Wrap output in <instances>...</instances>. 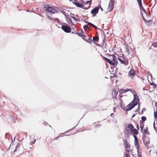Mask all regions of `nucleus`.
Listing matches in <instances>:
<instances>
[{"instance_id":"f257e3e1","label":"nucleus","mask_w":157,"mask_h":157,"mask_svg":"<svg viewBox=\"0 0 157 157\" xmlns=\"http://www.w3.org/2000/svg\"><path fill=\"white\" fill-rule=\"evenodd\" d=\"M133 94L134 95V99L132 102L127 105V108L125 109V111H128L131 110L138 104V102H137V101H136V97H138V96L134 94Z\"/></svg>"},{"instance_id":"f03ea898","label":"nucleus","mask_w":157,"mask_h":157,"mask_svg":"<svg viewBox=\"0 0 157 157\" xmlns=\"http://www.w3.org/2000/svg\"><path fill=\"white\" fill-rule=\"evenodd\" d=\"M143 143L145 147L147 148L149 147L150 141L149 137L145 135L143 136L142 138Z\"/></svg>"},{"instance_id":"7ed1b4c3","label":"nucleus","mask_w":157,"mask_h":157,"mask_svg":"<svg viewBox=\"0 0 157 157\" xmlns=\"http://www.w3.org/2000/svg\"><path fill=\"white\" fill-rule=\"evenodd\" d=\"M44 8H46L47 11L51 13H57V11L56 9L49 5H45Z\"/></svg>"},{"instance_id":"20e7f679","label":"nucleus","mask_w":157,"mask_h":157,"mask_svg":"<svg viewBox=\"0 0 157 157\" xmlns=\"http://www.w3.org/2000/svg\"><path fill=\"white\" fill-rule=\"evenodd\" d=\"M109 57L110 59H111V57H112L113 60H111V65H112L113 67H116L118 63L116 57L114 55H109Z\"/></svg>"},{"instance_id":"39448f33","label":"nucleus","mask_w":157,"mask_h":157,"mask_svg":"<svg viewBox=\"0 0 157 157\" xmlns=\"http://www.w3.org/2000/svg\"><path fill=\"white\" fill-rule=\"evenodd\" d=\"M115 0H109L108 10V12L111 11L113 9Z\"/></svg>"},{"instance_id":"423d86ee","label":"nucleus","mask_w":157,"mask_h":157,"mask_svg":"<svg viewBox=\"0 0 157 157\" xmlns=\"http://www.w3.org/2000/svg\"><path fill=\"white\" fill-rule=\"evenodd\" d=\"M61 29L66 33H70L71 32V29L70 26L65 25H62L61 26Z\"/></svg>"},{"instance_id":"0eeeda50","label":"nucleus","mask_w":157,"mask_h":157,"mask_svg":"<svg viewBox=\"0 0 157 157\" xmlns=\"http://www.w3.org/2000/svg\"><path fill=\"white\" fill-rule=\"evenodd\" d=\"M99 9V7L97 6L95 7L92 10L91 13L92 14L93 17L95 16V15L98 13Z\"/></svg>"},{"instance_id":"6e6552de","label":"nucleus","mask_w":157,"mask_h":157,"mask_svg":"<svg viewBox=\"0 0 157 157\" xmlns=\"http://www.w3.org/2000/svg\"><path fill=\"white\" fill-rule=\"evenodd\" d=\"M72 3L75 5L77 7H80L82 8H83L85 10L88 9L89 8H84L83 7L84 6L83 5L81 4V3H79L78 2H74V1H72Z\"/></svg>"},{"instance_id":"1a4fd4ad","label":"nucleus","mask_w":157,"mask_h":157,"mask_svg":"<svg viewBox=\"0 0 157 157\" xmlns=\"http://www.w3.org/2000/svg\"><path fill=\"white\" fill-rule=\"evenodd\" d=\"M133 136L134 138L135 139V141H134V144H135V146L136 147L137 149V150H139V145L138 144V139L137 138V137L134 135L133 134Z\"/></svg>"},{"instance_id":"9d476101","label":"nucleus","mask_w":157,"mask_h":157,"mask_svg":"<svg viewBox=\"0 0 157 157\" xmlns=\"http://www.w3.org/2000/svg\"><path fill=\"white\" fill-rule=\"evenodd\" d=\"M71 17H65V19L68 24L71 25H74L75 24L72 21V20L71 18Z\"/></svg>"},{"instance_id":"9b49d317","label":"nucleus","mask_w":157,"mask_h":157,"mask_svg":"<svg viewBox=\"0 0 157 157\" xmlns=\"http://www.w3.org/2000/svg\"><path fill=\"white\" fill-rule=\"evenodd\" d=\"M128 75L129 76H134L135 75V72L133 68H131L130 71L129 72Z\"/></svg>"},{"instance_id":"f8f14e48","label":"nucleus","mask_w":157,"mask_h":157,"mask_svg":"<svg viewBox=\"0 0 157 157\" xmlns=\"http://www.w3.org/2000/svg\"><path fill=\"white\" fill-rule=\"evenodd\" d=\"M118 60L121 63L125 65H127L128 64V60H125L124 61V60H122L121 59L119 58H118Z\"/></svg>"},{"instance_id":"ddd939ff","label":"nucleus","mask_w":157,"mask_h":157,"mask_svg":"<svg viewBox=\"0 0 157 157\" xmlns=\"http://www.w3.org/2000/svg\"><path fill=\"white\" fill-rule=\"evenodd\" d=\"M128 128L131 131H132V130L134 129V126L132 124H128Z\"/></svg>"},{"instance_id":"4468645a","label":"nucleus","mask_w":157,"mask_h":157,"mask_svg":"<svg viewBox=\"0 0 157 157\" xmlns=\"http://www.w3.org/2000/svg\"><path fill=\"white\" fill-rule=\"evenodd\" d=\"M103 58L104 60L107 61L108 63L111 65V60H110V59H108L107 58L105 57H103Z\"/></svg>"},{"instance_id":"2eb2a0df","label":"nucleus","mask_w":157,"mask_h":157,"mask_svg":"<svg viewBox=\"0 0 157 157\" xmlns=\"http://www.w3.org/2000/svg\"><path fill=\"white\" fill-rule=\"evenodd\" d=\"M83 39L85 40V41L89 43H91L92 41V40L90 38H88L87 39H86L85 38H82Z\"/></svg>"},{"instance_id":"dca6fc26","label":"nucleus","mask_w":157,"mask_h":157,"mask_svg":"<svg viewBox=\"0 0 157 157\" xmlns=\"http://www.w3.org/2000/svg\"><path fill=\"white\" fill-rule=\"evenodd\" d=\"M76 34L80 37H86V36L81 32H77Z\"/></svg>"},{"instance_id":"f3484780","label":"nucleus","mask_w":157,"mask_h":157,"mask_svg":"<svg viewBox=\"0 0 157 157\" xmlns=\"http://www.w3.org/2000/svg\"><path fill=\"white\" fill-rule=\"evenodd\" d=\"M138 5L140 7V10H142V9L144 8L143 7V6H142L141 1L138 2Z\"/></svg>"},{"instance_id":"a211bd4d","label":"nucleus","mask_w":157,"mask_h":157,"mask_svg":"<svg viewBox=\"0 0 157 157\" xmlns=\"http://www.w3.org/2000/svg\"><path fill=\"white\" fill-rule=\"evenodd\" d=\"M125 145H124V147L125 148H128V147H130V145L128 143L126 140H125Z\"/></svg>"},{"instance_id":"6ab92c4d","label":"nucleus","mask_w":157,"mask_h":157,"mask_svg":"<svg viewBox=\"0 0 157 157\" xmlns=\"http://www.w3.org/2000/svg\"><path fill=\"white\" fill-rule=\"evenodd\" d=\"M118 93V92H117L115 90H114V93H113V98H116Z\"/></svg>"},{"instance_id":"aec40b11","label":"nucleus","mask_w":157,"mask_h":157,"mask_svg":"<svg viewBox=\"0 0 157 157\" xmlns=\"http://www.w3.org/2000/svg\"><path fill=\"white\" fill-rule=\"evenodd\" d=\"M93 39L94 41H97L99 40V37L97 36H94L93 38Z\"/></svg>"},{"instance_id":"412c9836","label":"nucleus","mask_w":157,"mask_h":157,"mask_svg":"<svg viewBox=\"0 0 157 157\" xmlns=\"http://www.w3.org/2000/svg\"><path fill=\"white\" fill-rule=\"evenodd\" d=\"M125 49L126 52L128 54H129V48H128V45H125Z\"/></svg>"},{"instance_id":"4be33fe9","label":"nucleus","mask_w":157,"mask_h":157,"mask_svg":"<svg viewBox=\"0 0 157 157\" xmlns=\"http://www.w3.org/2000/svg\"><path fill=\"white\" fill-rule=\"evenodd\" d=\"M20 147V145L19 144H18L16 146V148L14 151V152H15L18 150V149H19Z\"/></svg>"},{"instance_id":"5701e85b","label":"nucleus","mask_w":157,"mask_h":157,"mask_svg":"<svg viewBox=\"0 0 157 157\" xmlns=\"http://www.w3.org/2000/svg\"><path fill=\"white\" fill-rule=\"evenodd\" d=\"M146 22L147 23H150L149 24H148L147 23V25L148 26H150L151 25V24H152V21L151 20H150L149 21H147Z\"/></svg>"},{"instance_id":"b1692460","label":"nucleus","mask_w":157,"mask_h":157,"mask_svg":"<svg viewBox=\"0 0 157 157\" xmlns=\"http://www.w3.org/2000/svg\"><path fill=\"white\" fill-rule=\"evenodd\" d=\"M132 131H133L134 133L136 135H137L138 133V131L136 128H134L132 130Z\"/></svg>"},{"instance_id":"393cba45","label":"nucleus","mask_w":157,"mask_h":157,"mask_svg":"<svg viewBox=\"0 0 157 157\" xmlns=\"http://www.w3.org/2000/svg\"><path fill=\"white\" fill-rule=\"evenodd\" d=\"M125 92H126V90H124L121 89L120 90V91H119L120 94H123V93H125Z\"/></svg>"},{"instance_id":"a878e982","label":"nucleus","mask_w":157,"mask_h":157,"mask_svg":"<svg viewBox=\"0 0 157 157\" xmlns=\"http://www.w3.org/2000/svg\"><path fill=\"white\" fill-rule=\"evenodd\" d=\"M144 132H145V133L148 135H149L150 134L149 132L147 130V128L146 129H145L144 130Z\"/></svg>"},{"instance_id":"bb28decb","label":"nucleus","mask_w":157,"mask_h":157,"mask_svg":"<svg viewBox=\"0 0 157 157\" xmlns=\"http://www.w3.org/2000/svg\"><path fill=\"white\" fill-rule=\"evenodd\" d=\"M83 27L85 30H86V29H88L89 30H90V28L88 27V26L87 25H84Z\"/></svg>"},{"instance_id":"cd10ccee","label":"nucleus","mask_w":157,"mask_h":157,"mask_svg":"<svg viewBox=\"0 0 157 157\" xmlns=\"http://www.w3.org/2000/svg\"><path fill=\"white\" fill-rule=\"evenodd\" d=\"M152 46L154 47H157V42H154L152 44Z\"/></svg>"},{"instance_id":"c85d7f7f","label":"nucleus","mask_w":157,"mask_h":157,"mask_svg":"<svg viewBox=\"0 0 157 157\" xmlns=\"http://www.w3.org/2000/svg\"><path fill=\"white\" fill-rule=\"evenodd\" d=\"M138 157H142V154L141 152H139V150H137Z\"/></svg>"},{"instance_id":"c756f323","label":"nucleus","mask_w":157,"mask_h":157,"mask_svg":"<svg viewBox=\"0 0 157 157\" xmlns=\"http://www.w3.org/2000/svg\"><path fill=\"white\" fill-rule=\"evenodd\" d=\"M144 122L142 121H140V126H144Z\"/></svg>"},{"instance_id":"7c9ffc66","label":"nucleus","mask_w":157,"mask_h":157,"mask_svg":"<svg viewBox=\"0 0 157 157\" xmlns=\"http://www.w3.org/2000/svg\"><path fill=\"white\" fill-rule=\"evenodd\" d=\"M147 118L145 116H143L141 117V120L142 121H144L146 120Z\"/></svg>"},{"instance_id":"2f4dec72","label":"nucleus","mask_w":157,"mask_h":157,"mask_svg":"<svg viewBox=\"0 0 157 157\" xmlns=\"http://www.w3.org/2000/svg\"><path fill=\"white\" fill-rule=\"evenodd\" d=\"M141 15H142V17L143 18V20L144 21H145V22H146L147 21L146 20V19L145 18V17L143 16V15L142 13V11H141Z\"/></svg>"},{"instance_id":"473e14b6","label":"nucleus","mask_w":157,"mask_h":157,"mask_svg":"<svg viewBox=\"0 0 157 157\" xmlns=\"http://www.w3.org/2000/svg\"><path fill=\"white\" fill-rule=\"evenodd\" d=\"M5 136L6 139H8L10 137V135L8 133H6L5 134Z\"/></svg>"},{"instance_id":"72a5a7b5","label":"nucleus","mask_w":157,"mask_h":157,"mask_svg":"<svg viewBox=\"0 0 157 157\" xmlns=\"http://www.w3.org/2000/svg\"><path fill=\"white\" fill-rule=\"evenodd\" d=\"M156 111H154V116L155 118H157V109H156Z\"/></svg>"},{"instance_id":"f704fd0d","label":"nucleus","mask_w":157,"mask_h":157,"mask_svg":"<svg viewBox=\"0 0 157 157\" xmlns=\"http://www.w3.org/2000/svg\"><path fill=\"white\" fill-rule=\"evenodd\" d=\"M92 2V0H90V1H87L86 2V3H85V4L86 5H87L88 4H89V3H90V5H89V7H90V5H91V2Z\"/></svg>"},{"instance_id":"c9c22d12","label":"nucleus","mask_w":157,"mask_h":157,"mask_svg":"<svg viewBox=\"0 0 157 157\" xmlns=\"http://www.w3.org/2000/svg\"><path fill=\"white\" fill-rule=\"evenodd\" d=\"M70 17L73 18L75 21H77V19L76 17L73 16H70Z\"/></svg>"},{"instance_id":"e433bc0d","label":"nucleus","mask_w":157,"mask_h":157,"mask_svg":"<svg viewBox=\"0 0 157 157\" xmlns=\"http://www.w3.org/2000/svg\"><path fill=\"white\" fill-rule=\"evenodd\" d=\"M150 84L151 85L153 86H154V88H155L156 87V85L154 83H151Z\"/></svg>"},{"instance_id":"4c0bfd02","label":"nucleus","mask_w":157,"mask_h":157,"mask_svg":"<svg viewBox=\"0 0 157 157\" xmlns=\"http://www.w3.org/2000/svg\"><path fill=\"white\" fill-rule=\"evenodd\" d=\"M126 150L127 152H129L130 150V147H128V148H126Z\"/></svg>"},{"instance_id":"58836bf2","label":"nucleus","mask_w":157,"mask_h":157,"mask_svg":"<svg viewBox=\"0 0 157 157\" xmlns=\"http://www.w3.org/2000/svg\"><path fill=\"white\" fill-rule=\"evenodd\" d=\"M65 18L66 17H70V15L69 14H68V13H66L65 14Z\"/></svg>"},{"instance_id":"ea45409f","label":"nucleus","mask_w":157,"mask_h":157,"mask_svg":"<svg viewBox=\"0 0 157 157\" xmlns=\"http://www.w3.org/2000/svg\"><path fill=\"white\" fill-rule=\"evenodd\" d=\"M140 105H139L138 106V108L136 110V111H139L140 110Z\"/></svg>"},{"instance_id":"a19ab883","label":"nucleus","mask_w":157,"mask_h":157,"mask_svg":"<svg viewBox=\"0 0 157 157\" xmlns=\"http://www.w3.org/2000/svg\"><path fill=\"white\" fill-rule=\"evenodd\" d=\"M48 17L49 19H50V20H52V21H54V19L52 18L50 16H49L48 15Z\"/></svg>"},{"instance_id":"79ce46f5","label":"nucleus","mask_w":157,"mask_h":157,"mask_svg":"<svg viewBox=\"0 0 157 157\" xmlns=\"http://www.w3.org/2000/svg\"><path fill=\"white\" fill-rule=\"evenodd\" d=\"M126 131L127 133H129L130 132L129 130L127 128H126Z\"/></svg>"},{"instance_id":"37998d69","label":"nucleus","mask_w":157,"mask_h":157,"mask_svg":"<svg viewBox=\"0 0 157 157\" xmlns=\"http://www.w3.org/2000/svg\"><path fill=\"white\" fill-rule=\"evenodd\" d=\"M95 126L96 127H100L101 126V125L100 124H97L95 125Z\"/></svg>"},{"instance_id":"c03bdc74","label":"nucleus","mask_w":157,"mask_h":157,"mask_svg":"<svg viewBox=\"0 0 157 157\" xmlns=\"http://www.w3.org/2000/svg\"><path fill=\"white\" fill-rule=\"evenodd\" d=\"M94 28H95L96 29H98L97 27L95 25H93V26H92Z\"/></svg>"},{"instance_id":"a18cd8bd","label":"nucleus","mask_w":157,"mask_h":157,"mask_svg":"<svg viewBox=\"0 0 157 157\" xmlns=\"http://www.w3.org/2000/svg\"><path fill=\"white\" fill-rule=\"evenodd\" d=\"M126 157H130V154L129 153H127L126 155Z\"/></svg>"},{"instance_id":"49530a36","label":"nucleus","mask_w":157,"mask_h":157,"mask_svg":"<svg viewBox=\"0 0 157 157\" xmlns=\"http://www.w3.org/2000/svg\"><path fill=\"white\" fill-rule=\"evenodd\" d=\"M61 13L63 14L64 16L65 15V14H66V13H65V12L63 10V11H61Z\"/></svg>"},{"instance_id":"de8ad7c7","label":"nucleus","mask_w":157,"mask_h":157,"mask_svg":"<svg viewBox=\"0 0 157 157\" xmlns=\"http://www.w3.org/2000/svg\"><path fill=\"white\" fill-rule=\"evenodd\" d=\"M70 15H75V16L77 17H78V15H75L74 13H70Z\"/></svg>"},{"instance_id":"09e8293b","label":"nucleus","mask_w":157,"mask_h":157,"mask_svg":"<svg viewBox=\"0 0 157 157\" xmlns=\"http://www.w3.org/2000/svg\"><path fill=\"white\" fill-rule=\"evenodd\" d=\"M94 24H93L91 23L90 22L89 23V25L91 26H93Z\"/></svg>"},{"instance_id":"8fccbe9b","label":"nucleus","mask_w":157,"mask_h":157,"mask_svg":"<svg viewBox=\"0 0 157 157\" xmlns=\"http://www.w3.org/2000/svg\"><path fill=\"white\" fill-rule=\"evenodd\" d=\"M142 10L144 12V13H145L146 14H147V13H146V10H145V9H144V8H143V9H142Z\"/></svg>"},{"instance_id":"3c124183","label":"nucleus","mask_w":157,"mask_h":157,"mask_svg":"<svg viewBox=\"0 0 157 157\" xmlns=\"http://www.w3.org/2000/svg\"><path fill=\"white\" fill-rule=\"evenodd\" d=\"M146 109H144V108H143V110H142L141 112V113H140V114H143V112L144 111H145V110Z\"/></svg>"},{"instance_id":"603ef678","label":"nucleus","mask_w":157,"mask_h":157,"mask_svg":"<svg viewBox=\"0 0 157 157\" xmlns=\"http://www.w3.org/2000/svg\"><path fill=\"white\" fill-rule=\"evenodd\" d=\"M137 124V125H136V127H137V129L139 130V125L138 124H137L136 123V122H135Z\"/></svg>"},{"instance_id":"864d4df0","label":"nucleus","mask_w":157,"mask_h":157,"mask_svg":"<svg viewBox=\"0 0 157 157\" xmlns=\"http://www.w3.org/2000/svg\"><path fill=\"white\" fill-rule=\"evenodd\" d=\"M43 124L44 125H46L48 124V123L46 121H44V122Z\"/></svg>"},{"instance_id":"5fc2aeb1","label":"nucleus","mask_w":157,"mask_h":157,"mask_svg":"<svg viewBox=\"0 0 157 157\" xmlns=\"http://www.w3.org/2000/svg\"><path fill=\"white\" fill-rule=\"evenodd\" d=\"M130 90H131L130 89H126V90H126V92H127L128 91H130Z\"/></svg>"},{"instance_id":"6e6d98bb","label":"nucleus","mask_w":157,"mask_h":157,"mask_svg":"<svg viewBox=\"0 0 157 157\" xmlns=\"http://www.w3.org/2000/svg\"><path fill=\"white\" fill-rule=\"evenodd\" d=\"M36 141V139H34V140H33V144H34L35 142Z\"/></svg>"},{"instance_id":"4d7b16f0","label":"nucleus","mask_w":157,"mask_h":157,"mask_svg":"<svg viewBox=\"0 0 157 157\" xmlns=\"http://www.w3.org/2000/svg\"><path fill=\"white\" fill-rule=\"evenodd\" d=\"M17 120V119H13V121L14 122V123H15L16 122V121Z\"/></svg>"},{"instance_id":"13d9d810","label":"nucleus","mask_w":157,"mask_h":157,"mask_svg":"<svg viewBox=\"0 0 157 157\" xmlns=\"http://www.w3.org/2000/svg\"><path fill=\"white\" fill-rule=\"evenodd\" d=\"M76 126H75L73 128H72V129H70V130H68L67 132L68 131H71V130H73L75 128V127Z\"/></svg>"},{"instance_id":"bf43d9fd","label":"nucleus","mask_w":157,"mask_h":157,"mask_svg":"<svg viewBox=\"0 0 157 157\" xmlns=\"http://www.w3.org/2000/svg\"><path fill=\"white\" fill-rule=\"evenodd\" d=\"M113 111L114 112H115L116 111V108L115 107H114L113 108Z\"/></svg>"},{"instance_id":"052dcab7","label":"nucleus","mask_w":157,"mask_h":157,"mask_svg":"<svg viewBox=\"0 0 157 157\" xmlns=\"http://www.w3.org/2000/svg\"><path fill=\"white\" fill-rule=\"evenodd\" d=\"M155 121L154 122V124H153V126L154 129L156 130V129L155 128Z\"/></svg>"},{"instance_id":"680f3d73","label":"nucleus","mask_w":157,"mask_h":157,"mask_svg":"<svg viewBox=\"0 0 157 157\" xmlns=\"http://www.w3.org/2000/svg\"><path fill=\"white\" fill-rule=\"evenodd\" d=\"M77 21H80V20L79 18H77Z\"/></svg>"},{"instance_id":"e2e57ef3","label":"nucleus","mask_w":157,"mask_h":157,"mask_svg":"<svg viewBox=\"0 0 157 157\" xmlns=\"http://www.w3.org/2000/svg\"><path fill=\"white\" fill-rule=\"evenodd\" d=\"M85 22L86 23V24H87L88 25H89V23L90 22H88L87 21H85Z\"/></svg>"},{"instance_id":"0e129e2a","label":"nucleus","mask_w":157,"mask_h":157,"mask_svg":"<svg viewBox=\"0 0 157 157\" xmlns=\"http://www.w3.org/2000/svg\"><path fill=\"white\" fill-rule=\"evenodd\" d=\"M99 6H100V9L101 10V11H103V8L101 7V6L100 5H99Z\"/></svg>"},{"instance_id":"69168bd1","label":"nucleus","mask_w":157,"mask_h":157,"mask_svg":"<svg viewBox=\"0 0 157 157\" xmlns=\"http://www.w3.org/2000/svg\"><path fill=\"white\" fill-rule=\"evenodd\" d=\"M155 106L157 108V102H155Z\"/></svg>"},{"instance_id":"338daca9","label":"nucleus","mask_w":157,"mask_h":157,"mask_svg":"<svg viewBox=\"0 0 157 157\" xmlns=\"http://www.w3.org/2000/svg\"><path fill=\"white\" fill-rule=\"evenodd\" d=\"M69 0L70 1H72H72H74V2H75V1H77V0Z\"/></svg>"},{"instance_id":"774afa93","label":"nucleus","mask_w":157,"mask_h":157,"mask_svg":"<svg viewBox=\"0 0 157 157\" xmlns=\"http://www.w3.org/2000/svg\"><path fill=\"white\" fill-rule=\"evenodd\" d=\"M130 91H131V92H132V93H133V92H134V91L133 90H131H131H130Z\"/></svg>"}]
</instances>
